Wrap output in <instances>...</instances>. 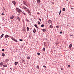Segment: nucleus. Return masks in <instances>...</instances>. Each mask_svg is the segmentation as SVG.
Wrapping results in <instances>:
<instances>
[{"label": "nucleus", "instance_id": "nucleus-19", "mask_svg": "<svg viewBox=\"0 0 74 74\" xmlns=\"http://www.w3.org/2000/svg\"><path fill=\"white\" fill-rule=\"evenodd\" d=\"M34 26L36 27V28H38V26H37V25L36 24L34 25Z\"/></svg>", "mask_w": 74, "mask_h": 74}, {"label": "nucleus", "instance_id": "nucleus-33", "mask_svg": "<svg viewBox=\"0 0 74 74\" xmlns=\"http://www.w3.org/2000/svg\"><path fill=\"white\" fill-rule=\"evenodd\" d=\"M43 51L44 52H45V48H43Z\"/></svg>", "mask_w": 74, "mask_h": 74}, {"label": "nucleus", "instance_id": "nucleus-7", "mask_svg": "<svg viewBox=\"0 0 74 74\" xmlns=\"http://www.w3.org/2000/svg\"><path fill=\"white\" fill-rule=\"evenodd\" d=\"M9 37V36H8V35L6 34L5 36V38H8V37Z\"/></svg>", "mask_w": 74, "mask_h": 74}, {"label": "nucleus", "instance_id": "nucleus-44", "mask_svg": "<svg viewBox=\"0 0 74 74\" xmlns=\"http://www.w3.org/2000/svg\"><path fill=\"white\" fill-rule=\"evenodd\" d=\"M38 19H39V21H41V19H40V18H38Z\"/></svg>", "mask_w": 74, "mask_h": 74}, {"label": "nucleus", "instance_id": "nucleus-18", "mask_svg": "<svg viewBox=\"0 0 74 74\" xmlns=\"http://www.w3.org/2000/svg\"><path fill=\"white\" fill-rule=\"evenodd\" d=\"M45 26V25H44V24H42L41 25V27H44Z\"/></svg>", "mask_w": 74, "mask_h": 74}, {"label": "nucleus", "instance_id": "nucleus-23", "mask_svg": "<svg viewBox=\"0 0 74 74\" xmlns=\"http://www.w3.org/2000/svg\"><path fill=\"white\" fill-rule=\"evenodd\" d=\"M22 13V14H24V15H25L26 13L24 12H23Z\"/></svg>", "mask_w": 74, "mask_h": 74}, {"label": "nucleus", "instance_id": "nucleus-41", "mask_svg": "<svg viewBox=\"0 0 74 74\" xmlns=\"http://www.w3.org/2000/svg\"><path fill=\"white\" fill-rule=\"evenodd\" d=\"M49 21L50 23H52V21H51V20H49Z\"/></svg>", "mask_w": 74, "mask_h": 74}, {"label": "nucleus", "instance_id": "nucleus-15", "mask_svg": "<svg viewBox=\"0 0 74 74\" xmlns=\"http://www.w3.org/2000/svg\"><path fill=\"white\" fill-rule=\"evenodd\" d=\"M56 45H58V44H59V42H58V41H57L56 42Z\"/></svg>", "mask_w": 74, "mask_h": 74}, {"label": "nucleus", "instance_id": "nucleus-5", "mask_svg": "<svg viewBox=\"0 0 74 74\" xmlns=\"http://www.w3.org/2000/svg\"><path fill=\"white\" fill-rule=\"evenodd\" d=\"M10 18L11 19H13L14 18V16L13 15H12L10 16Z\"/></svg>", "mask_w": 74, "mask_h": 74}, {"label": "nucleus", "instance_id": "nucleus-1", "mask_svg": "<svg viewBox=\"0 0 74 74\" xmlns=\"http://www.w3.org/2000/svg\"><path fill=\"white\" fill-rule=\"evenodd\" d=\"M26 12H27L28 13H30V14H31V12H30V10L29 9H27L26 10Z\"/></svg>", "mask_w": 74, "mask_h": 74}, {"label": "nucleus", "instance_id": "nucleus-56", "mask_svg": "<svg viewBox=\"0 0 74 74\" xmlns=\"http://www.w3.org/2000/svg\"><path fill=\"white\" fill-rule=\"evenodd\" d=\"M3 9H4V7H3Z\"/></svg>", "mask_w": 74, "mask_h": 74}, {"label": "nucleus", "instance_id": "nucleus-40", "mask_svg": "<svg viewBox=\"0 0 74 74\" xmlns=\"http://www.w3.org/2000/svg\"><path fill=\"white\" fill-rule=\"evenodd\" d=\"M37 14H38V15H39V14H40V13L38 12V13H37Z\"/></svg>", "mask_w": 74, "mask_h": 74}, {"label": "nucleus", "instance_id": "nucleus-36", "mask_svg": "<svg viewBox=\"0 0 74 74\" xmlns=\"http://www.w3.org/2000/svg\"><path fill=\"white\" fill-rule=\"evenodd\" d=\"M56 28H57V29H59V26L57 25Z\"/></svg>", "mask_w": 74, "mask_h": 74}, {"label": "nucleus", "instance_id": "nucleus-16", "mask_svg": "<svg viewBox=\"0 0 74 74\" xmlns=\"http://www.w3.org/2000/svg\"><path fill=\"white\" fill-rule=\"evenodd\" d=\"M72 47V45L70 44L69 45V48H70V49H71V47Z\"/></svg>", "mask_w": 74, "mask_h": 74}, {"label": "nucleus", "instance_id": "nucleus-14", "mask_svg": "<svg viewBox=\"0 0 74 74\" xmlns=\"http://www.w3.org/2000/svg\"><path fill=\"white\" fill-rule=\"evenodd\" d=\"M17 19L18 21H21V19H20V18H19V17H18Z\"/></svg>", "mask_w": 74, "mask_h": 74}, {"label": "nucleus", "instance_id": "nucleus-21", "mask_svg": "<svg viewBox=\"0 0 74 74\" xmlns=\"http://www.w3.org/2000/svg\"><path fill=\"white\" fill-rule=\"evenodd\" d=\"M11 39L12 40H13V41H14V40H15V38H13V37H12Z\"/></svg>", "mask_w": 74, "mask_h": 74}, {"label": "nucleus", "instance_id": "nucleus-29", "mask_svg": "<svg viewBox=\"0 0 74 74\" xmlns=\"http://www.w3.org/2000/svg\"><path fill=\"white\" fill-rule=\"evenodd\" d=\"M42 30L43 32H45L46 31V29H42Z\"/></svg>", "mask_w": 74, "mask_h": 74}, {"label": "nucleus", "instance_id": "nucleus-43", "mask_svg": "<svg viewBox=\"0 0 74 74\" xmlns=\"http://www.w3.org/2000/svg\"><path fill=\"white\" fill-rule=\"evenodd\" d=\"M70 36H73V34H70Z\"/></svg>", "mask_w": 74, "mask_h": 74}, {"label": "nucleus", "instance_id": "nucleus-24", "mask_svg": "<svg viewBox=\"0 0 74 74\" xmlns=\"http://www.w3.org/2000/svg\"><path fill=\"white\" fill-rule=\"evenodd\" d=\"M38 25H40L41 24V23H40L39 21H38Z\"/></svg>", "mask_w": 74, "mask_h": 74}, {"label": "nucleus", "instance_id": "nucleus-38", "mask_svg": "<svg viewBox=\"0 0 74 74\" xmlns=\"http://www.w3.org/2000/svg\"><path fill=\"white\" fill-rule=\"evenodd\" d=\"M19 41H23V40H22V39H19Z\"/></svg>", "mask_w": 74, "mask_h": 74}, {"label": "nucleus", "instance_id": "nucleus-39", "mask_svg": "<svg viewBox=\"0 0 74 74\" xmlns=\"http://www.w3.org/2000/svg\"><path fill=\"white\" fill-rule=\"evenodd\" d=\"M2 51H5L4 49H2Z\"/></svg>", "mask_w": 74, "mask_h": 74}, {"label": "nucleus", "instance_id": "nucleus-13", "mask_svg": "<svg viewBox=\"0 0 74 74\" xmlns=\"http://www.w3.org/2000/svg\"><path fill=\"white\" fill-rule=\"evenodd\" d=\"M8 61H9V60L7 59L5 60V62H6V63H7V62H8Z\"/></svg>", "mask_w": 74, "mask_h": 74}, {"label": "nucleus", "instance_id": "nucleus-4", "mask_svg": "<svg viewBox=\"0 0 74 74\" xmlns=\"http://www.w3.org/2000/svg\"><path fill=\"white\" fill-rule=\"evenodd\" d=\"M12 3L14 5H16V2L14 1H12Z\"/></svg>", "mask_w": 74, "mask_h": 74}, {"label": "nucleus", "instance_id": "nucleus-49", "mask_svg": "<svg viewBox=\"0 0 74 74\" xmlns=\"http://www.w3.org/2000/svg\"><path fill=\"white\" fill-rule=\"evenodd\" d=\"M30 37H31V36H30V35H29V38H30Z\"/></svg>", "mask_w": 74, "mask_h": 74}, {"label": "nucleus", "instance_id": "nucleus-47", "mask_svg": "<svg viewBox=\"0 0 74 74\" xmlns=\"http://www.w3.org/2000/svg\"><path fill=\"white\" fill-rule=\"evenodd\" d=\"M43 67H45V68H46V66H43Z\"/></svg>", "mask_w": 74, "mask_h": 74}, {"label": "nucleus", "instance_id": "nucleus-20", "mask_svg": "<svg viewBox=\"0 0 74 74\" xmlns=\"http://www.w3.org/2000/svg\"><path fill=\"white\" fill-rule=\"evenodd\" d=\"M18 62H15L14 63V64H15V65H17V64H18Z\"/></svg>", "mask_w": 74, "mask_h": 74}, {"label": "nucleus", "instance_id": "nucleus-50", "mask_svg": "<svg viewBox=\"0 0 74 74\" xmlns=\"http://www.w3.org/2000/svg\"><path fill=\"white\" fill-rule=\"evenodd\" d=\"M44 44L45 45V44H46V43L45 42H44Z\"/></svg>", "mask_w": 74, "mask_h": 74}, {"label": "nucleus", "instance_id": "nucleus-57", "mask_svg": "<svg viewBox=\"0 0 74 74\" xmlns=\"http://www.w3.org/2000/svg\"><path fill=\"white\" fill-rule=\"evenodd\" d=\"M24 29H25V27L24 28Z\"/></svg>", "mask_w": 74, "mask_h": 74}, {"label": "nucleus", "instance_id": "nucleus-6", "mask_svg": "<svg viewBox=\"0 0 74 74\" xmlns=\"http://www.w3.org/2000/svg\"><path fill=\"white\" fill-rule=\"evenodd\" d=\"M36 32H37L36 30V29H35V28H34V29L33 31V33H36Z\"/></svg>", "mask_w": 74, "mask_h": 74}, {"label": "nucleus", "instance_id": "nucleus-52", "mask_svg": "<svg viewBox=\"0 0 74 74\" xmlns=\"http://www.w3.org/2000/svg\"><path fill=\"white\" fill-rule=\"evenodd\" d=\"M10 69L11 70H12V68H10Z\"/></svg>", "mask_w": 74, "mask_h": 74}, {"label": "nucleus", "instance_id": "nucleus-9", "mask_svg": "<svg viewBox=\"0 0 74 74\" xmlns=\"http://www.w3.org/2000/svg\"><path fill=\"white\" fill-rule=\"evenodd\" d=\"M49 27H50V28H51V29H52V28L53 27L52 25H50L49 26Z\"/></svg>", "mask_w": 74, "mask_h": 74}, {"label": "nucleus", "instance_id": "nucleus-45", "mask_svg": "<svg viewBox=\"0 0 74 74\" xmlns=\"http://www.w3.org/2000/svg\"><path fill=\"white\" fill-rule=\"evenodd\" d=\"M68 67H70V65H68Z\"/></svg>", "mask_w": 74, "mask_h": 74}, {"label": "nucleus", "instance_id": "nucleus-31", "mask_svg": "<svg viewBox=\"0 0 74 74\" xmlns=\"http://www.w3.org/2000/svg\"><path fill=\"white\" fill-rule=\"evenodd\" d=\"M36 68L38 69H39V66L38 65L36 66Z\"/></svg>", "mask_w": 74, "mask_h": 74}, {"label": "nucleus", "instance_id": "nucleus-34", "mask_svg": "<svg viewBox=\"0 0 74 74\" xmlns=\"http://www.w3.org/2000/svg\"><path fill=\"white\" fill-rule=\"evenodd\" d=\"M22 62L23 63H25V61L23 60H22Z\"/></svg>", "mask_w": 74, "mask_h": 74}, {"label": "nucleus", "instance_id": "nucleus-12", "mask_svg": "<svg viewBox=\"0 0 74 74\" xmlns=\"http://www.w3.org/2000/svg\"><path fill=\"white\" fill-rule=\"evenodd\" d=\"M27 32H29V27H27Z\"/></svg>", "mask_w": 74, "mask_h": 74}, {"label": "nucleus", "instance_id": "nucleus-35", "mask_svg": "<svg viewBox=\"0 0 74 74\" xmlns=\"http://www.w3.org/2000/svg\"><path fill=\"white\" fill-rule=\"evenodd\" d=\"M14 41H15L16 42H18V41L17 40H16L15 39L14 40Z\"/></svg>", "mask_w": 74, "mask_h": 74}, {"label": "nucleus", "instance_id": "nucleus-3", "mask_svg": "<svg viewBox=\"0 0 74 74\" xmlns=\"http://www.w3.org/2000/svg\"><path fill=\"white\" fill-rule=\"evenodd\" d=\"M17 12H18L19 14H21V12H22V11L21 10V9H20L19 10H17Z\"/></svg>", "mask_w": 74, "mask_h": 74}, {"label": "nucleus", "instance_id": "nucleus-32", "mask_svg": "<svg viewBox=\"0 0 74 74\" xmlns=\"http://www.w3.org/2000/svg\"><path fill=\"white\" fill-rule=\"evenodd\" d=\"M19 10H20V9L19 8H17L16 9V11H19Z\"/></svg>", "mask_w": 74, "mask_h": 74}, {"label": "nucleus", "instance_id": "nucleus-51", "mask_svg": "<svg viewBox=\"0 0 74 74\" xmlns=\"http://www.w3.org/2000/svg\"><path fill=\"white\" fill-rule=\"evenodd\" d=\"M45 40H48V39H47L46 38L45 39Z\"/></svg>", "mask_w": 74, "mask_h": 74}, {"label": "nucleus", "instance_id": "nucleus-8", "mask_svg": "<svg viewBox=\"0 0 74 74\" xmlns=\"http://www.w3.org/2000/svg\"><path fill=\"white\" fill-rule=\"evenodd\" d=\"M37 3L38 4H40L41 2V1L40 0H37Z\"/></svg>", "mask_w": 74, "mask_h": 74}, {"label": "nucleus", "instance_id": "nucleus-30", "mask_svg": "<svg viewBox=\"0 0 74 74\" xmlns=\"http://www.w3.org/2000/svg\"><path fill=\"white\" fill-rule=\"evenodd\" d=\"M27 59H30V57H29L28 56L27 57Z\"/></svg>", "mask_w": 74, "mask_h": 74}, {"label": "nucleus", "instance_id": "nucleus-10", "mask_svg": "<svg viewBox=\"0 0 74 74\" xmlns=\"http://www.w3.org/2000/svg\"><path fill=\"white\" fill-rule=\"evenodd\" d=\"M23 8H24L25 10H26L27 9V8L25 6H23Z\"/></svg>", "mask_w": 74, "mask_h": 74}, {"label": "nucleus", "instance_id": "nucleus-28", "mask_svg": "<svg viewBox=\"0 0 74 74\" xmlns=\"http://www.w3.org/2000/svg\"><path fill=\"white\" fill-rule=\"evenodd\" d=\"M26 21H27V22H30V21H29L27 19H26Z\"/></svg>", "mask_w": 74, "mask_h": 74}, {"label": "nucleus", "instance_id": "nucleus-27", "mask_svg": "<svg viewBox=\"0 0 74 74\" xmlns=\"http://www.w3.org/2000/svg\"><path fill=\"white\" fill-rule=\"evenodd\" d=\"M66 10V9L65 8H63L62 9V11H64Z\"/></svg>", "mask_w": 74, "mask_h": 74}, {"label": "nucleus", "instance_id": "nucleus-37", "mask_svg": "<svg viewBox=\"0 0 74 74\" xmlns=\"http://www.w3.org/2000/svg\"><path fill=\"white\" fill-rule=\"evenodd\" d=\"M37 55H38L39 56H40V53H38Z\"/></svg>", "mask_w": 74, "mask_h": 74}, {"label": "nucleus", "instance_id": "nucleus-22", "mask_svg": "<svg viewBox=\"0 0 74 74\" xmlns=\"http://www.w3.org/2000/svg\"><path fill=\"white\" fill-rule=\"evenodd\" d=\"M3 36H4V34H2V35L1 36V38H2L3 37Z\"/></svg>", "mask_w": 74, "mask_h": 74}, {"label": "nucleus", "instance_id": "nucleus-46", "mask_svg": "<svg viewBox=\"0 0 74 74\" xmlns=\"http://www.w3.org/2000/svg\"><path fill=\"white\" fill-rule=\"evenodd\" d=\"M60 34H62V32H60Z\"/></svg>", "mask_w": 74, "mask_h": 74}, {"label": "nucleus", "instance_id": "nucleus-11", "mask_svg": "<svg viewBox=\"0 0 74 74\" xmlns=\"http://www.w3.org/2000/svg\"><path fill=\"white\" fill-rule=\"evenodd\" d=\"M3 67H7V65H6V64H5V65H3Z\"/></svg>", "mask_w": 74, "mask_h": 74}, {"label": "nucleus", "instance_id": "nucleus-54", "mask_svg": "<svg viewBox=\"0 0 74 74\" xmlns=\"http://www.w3.org/2000/svg\"><path fill=\"white\" fill-rule=\"evenodd\" d=\"M61 70H63V69H62V68H61Z\"/></svg>", "mask_w": 74, "mask_h": 74}, {"label": "nucleus", "instance_id": "nucleus-53", "mask_svg": "<svg viewBox=\"0 0 74 74\" xmlns=\"http://www.w3.org/2000/svg\"><path fill=\"white\" fill-rule=\"evenodd\" d=\"M2 70H4V69L3 68H2Z\"/></svg>", "mask_w": 74, "mask_h": 74}, {"label": "nucleus", "instance_id": "nucleus-2", "mask_svg": "<svg viewBox=\"0 0 74 74\" xmlns=\"http://www.w3.org/2000/svg\"><path fill=\"white\" fill-rule=\"evenodd\" d=\"M23 4L24 5H26V6H27L26 5L27 3L25 1H23Z\"/></svg>", "mask_w": 74, "mask_h": 74}, {"label": "nucleus", "instance_id": "nucleus-25", "mask_svg": "<svg viewBox=\"0 0 74 74\" xmlns=\"http://www.w3.org/2000/svg\"><path fill=\"white\" fill-rule=\"evenodd\" d=\"M2 56H5V54H4V53H3L2 54Z\"/></svg>", "mask_w": 74, "mask_h": 74}, {"label": "nucleus", "instance_id": "nucleus-48", "mask_svg": "<svg viewBox=\"0 0 74 74\" xmlns=\"http://www.w3.org/2000/svg\"><path fill=\"white\" fill-rule=\"evenodd\" d=\"M71 8V10H74V8Z\"/></svg>", "mask_w": 74, "mask_h": 74}, {"label": "nucleus", "instance_id": "nucleus-55", "mask_svg": "<svg viewBox=\"0 0 74 74\" xmlns=\"http://www.w3.org/2000/svg\"><path fill=\"white\" fill-rule=\"evenodd\" d=\"M66 1H68V0H66Z\"/></svg>", "mask_w": 74, "mask_h": 74}, {"label": "nucleus", "instance_id": "nucleus-17", "mask_svg": "<svg viewBox=\"0 0 74 74\" xmlns=\"http://www.w3.org/2000/svg\"><path fill=\"white\" fill-rule=\"evenodd\" d=\"M3 62H1L0 63V66H3Z\"/></svg>", "mask_w": 74, "mask_h": 74}, {"label": "nucleus", "instance_id": "nucleus-26", "mask_svg": "<svg viewBox=\"0 0 74 74\" xmlns=\"http://www.w3.org/2000/svg\"><path fill=\"white\" fill-rule=\"evenodd\" d=\"M61 12H62V11L60 10L59 13V15H60V14H61Z\"/></svg>", "mask_w": 74, "mask_h": 74}, {"label": "nucleus", "instance_id": "nucleus-42", "mask_svg": "<svg viewBox=\"0 0 74 74\" xmlns=\"http://www.w3.org/2000/svg\"><path fill=\"white\" fill-rule=\"evenodd\" d=\"M1 15H4V13H2Z\"/></svg>", "mask_w": 74, "mask_h": 74}]
</instances>
